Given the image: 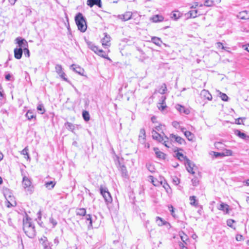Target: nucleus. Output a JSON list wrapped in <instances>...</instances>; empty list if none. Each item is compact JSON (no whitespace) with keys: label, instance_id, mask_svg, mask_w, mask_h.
Listing matches in <instances>:
<instances>
[{"label":"nucleus","instance_id":"nucleus-1","mask_svg":"<svg viewBox=\"0 0 249 249\" xmlns=\"http://www.w3.org/2000/svg\"><path fill=\"white\" fill-rule=\"evenodd\" d=\"M23 229L29 237L33 238L35 235V226L32 224V219L27 216L23 219Z\"/></svg>","mask_w":249,"mask_h":249},{"label":"nucleus","instance_id":"nucleus-2","mask_svg":"<svg viewBox=\"0 0 249 249\" xmlns=\"http://www.w3.org/2000/svg\"><path fill=\"white\" fill-rule=\"evenodd\" d=\"M176 157L180 160H184V164L187 171H193V170H196V167L194 163L178 151L176 153Z\"/></svg>","mask_w":249,"mask_h":249},{"label":"nucleus","instance_id":"nucleus-3","mask_svg":"<svg viewBox=\"0 0 249 249\" xmlns=\"http://www.w3.org/2000/svg\"><path fill=\"white\" fill-rule=\"evenodd\" d=\"M75 21L78 30L82 32H85L87 29V25L85 19L81 13H79L75 16Z\"/></svg>","mask_w":249,"mask_h":249},{"label":"nucleus","instance_id":"nucleus-4","mask_svg":"<svg viewBox=\"0 0 249 249\" xmlns=\"http://www.w3.org/2000/svg\"><path fill=\"white\" fill-rule=\"evenodd\" d=\"M88 46L92 51H93L96 54L99 56L102 57L104 58L110 60V58L107 56V54L102 49H99L98 47L94 45L91 42L88 43Z\"/></svg>","mask_w":249,"mask_h":249},{"label":"nucleus","instance_id":"nucleus-5","mask_svg":"<svg viewBox=\"0 0 249 249\" xmlns=\"http://www.w3.org/2000/svg\"><path fill=\"white\" fill-rule=\"evenodd\" d=\"M152 137L154 139L157 140L160 142H162L163 144L167 147H170V145L168 144V139L169 138L166 137H162L160 134L158 133L156 130H153L152 132Z\"/></svg>","mask_w":249,"mask_h":249},{"label":"nucleus","instance_id":"nucleus-6","mask_svg":"<svg viewBox=\"0 0 249 249\" xmlns=\"http://www.w3.org/2000/svg\"><path fill=\"white\" fill-rule=\"evenodd\" d=\"M4 195L5 199H6V206L7 207L9 208L16 205L15 197L9 190H6L4 191Z\"/></svg>","mask_w":249,"mask_h":249},{"label":"nucleus","instance_id":"nucleus-7","mask_svg":"<svg viewBox=\"0 0 249 249\" xmlns=\"http://www.w3.org/2000/svg\"><path fill=\"white\" fill-rule=\"evenodd\" d=\"M55 69L56 73L59 75V77L64 81L67 82L71 84L75 89V88L71 84V83L66 77V74L64 72L62 67L61 65L56 64L55 67Z\"/></svg>","mask_w":249,"mask_h":249},{"label":"nucleus","instance_id":"nucleus-8","mask_svg":"<svg viewBox=\"0 0 249 249\" xmlns=\"http://www.w3.org/2000/svg\"><path fill=\"white\" fill-rule=\"evenodd\" d=\"M100 193L104 197L105 202L107 203H111L112 201V199L107 188L106 187L101 186L100 187Z\"/></svg>","mask_w":249,"mask_h":249},{"label":"nucleus","instance_id":"nucleus-9","mask_svg":"<svg viewBox=\"0 0 249 249\" xmlns=\"http://www.w3.org/2000/svg\"><path fill=\"white\" fill-rule=\"evenodd\" d=\"M22 185L26 191L31 194L34 191L33 186L32 185V182L30 178L24 176L22 179Z\"/></svg>","mask_w":249,"mask_h":249},{"label":"nucleus","instance_id":"nucleus-10","mask_svg":"<svg viewBox=\"0 0 249 249\" xmlns=\"http://www.w3.org/2000/svg\"><path fill=\"white\" fill-rule=\"evenodd\" d=\"M138 141L139 143L143 145L145 147L147 148L149 147V144L146 143V133L144 128H141L140 130Z\"/></svg>","mask_w":249,"mask_h":249},{"label":"nucleus","instance_id":"nucleus-11","mask_svg":"<svg viewBox=\"0 0 249 249\" xmlns=\"http://www.w3.org/2000/svg\"><path fill=\"white\" fill-rule=\"evenodd\" d=\"M15 43L18 45V48L24 50L26 48H28V44L27 41L21 37H17L15 40Z\"/></svg>","mask_w":249,"mask_h":249},{"label":"nucleus","instance_id":"nucleus-12","mask_svg":"<svg viewBox=\"0 0 249 249\" xmlns=\"http://www.w3.org/2000/svg\"><path fill=\"white\" fill-rule=\"evenodd\" d=\"M114 161L118 170H121V171H124L126 170L124 164V160L123 159H120L118 157L116 156L114 159Z\"/></svg>","mask_w":249,"mask_h":249},{"label":"nucleus","instance_id":"nucleus-13","mask_svg":"<svg viewBox=\"0 0 249 249\" xmlns=\"http://www.w3.org/2000/svg\"><path fill=\"white\" fill-rule=\"evenodd\" d=\"M132 16V13L131 12L127 11L124 14L119 15L117 16V18L123 21H127L131 18Z\"/></svg>","mask_w":249,"mask_h":249},{"label":"nucleus","instance_id":"nucleus-14","mask_svg":"<svg viewBox=\"0 0 249 249\" xmlns=\"http://www.w3.org/2000/svg\"><path fill=\"white\" fill-rule=\"evenodd\" d=\"M170 138L171 139H174L175 142H177L180 144L185 143V141L184 139H183V138L178 136H177L173 134H171L170 135Z\"/></svg>","mask_w":249,"mask_h":249},{"label":"nucleus","instance_id":"nucleus-15","mask_svg":"<svg viewBox=\"0 0 249 249\" xmlns=\"http://www.w3.org/2000/svg\"><path fill=\"white\" fill-rule=\"evenodd\" d=\"M110 37L109 36L107 35V34H105L104 37L102 39V45L104 48L106 47L109 46L110 45Z\"/></svg>","mask_w":249,"mask_h":249},{"label":"nucleus","instance_id":"nucleus-16","mask_svg":"<svg viewBox=\"0 0 249 249\" xmlns=\"http://www.w3.org/2000/svg\"><path fill=\"white\" fill-rule=\"evenodd\" d=\"M40 242L43 247L44 249H52L50 246V243L48 242L47 237L44 236L40 239Z\"/></svg>","mask_w":249,"mask_h":249},{"label":"nucleus","instance_id":"nucleus-17","mask_svg":"<svg viewBox=\"0 0 249 249\" xmlns=\"http://www.w3.org/2000/svg\"><path fill=\"white\" fill-rule=\"evenodd\" d=\"M87 5L92 7L94 5L98 6L99 7H102V3L101 0H88Z\"/></svg>","mask_w":249,"mask_h":249},{"label":"nucleus","instance_id":"nucleus-18","mask_svg":"<svg viewBox=\"0 0 249 249\" xmlns=\"http://www.w3.org/2000/svg\"><path fill=\"white\" fill-rule=\"evenodd\" d=\"M23 51L21 48H16L14 51L15 57L17 59H20L22 55Z\"/></svg>","mask_w":249,"mask_h":249},{"label":"nucleus","instance_id":"nucleus-19","mask_svg":"<svg viewBox=\"0 0 249 249\" xmlns=\"http://www.w3.org/2000/svg\"><path fill=\"white\" fill-rule=\"evenodd\" d=\"M71 67L72 68L73 71H74L75 72L77 73L79 75H84V70L79 66L72 64V65H71Z\"/></svg>","mask_w":249,"mask_h":249},{"label":"nucleus","instance_id":"nucleus-20","mask_svg":"<svg viewBox=\"0 0 249 249\" xmlns=\"http://www.w3.org/2000/svg\"><path fill=\"white\" fill-rule=\"evenodd\" d=\"M153 150L157 158L161 159H164L165 158V154L162 152L160 151L158 148L154 147Z\"/></svg>","mask_w":249,"mask_h":249},{"label":"nucleus","instance_id":"nucleus-21","mask_svg":"<svg viewBox=\"0 0 249 249\" xmlns=\"http://www.w3.org/2000/svg\"><path fill=\"white\" fill-rule=\"evenodd\" d=\"M150 20L153 22H161L164 20V18L161 15H156L151 17Z\"/></svg>","mask_w":249,"mask_h":249},{"label":"nucleus","instance_id":"nucleus-22","mask_svg":"<svg viewBox=\"0 0 249 249\" xmlns=\"http://www.w3.org/2000/svg\"><path fill=\"white\" fill-rule=\"evenodd\" d=\"M176 108L180 113L183 112L185 114H188L190 113V110L188 109L185 108L180 105H176Z\"/></svg>","mask_w":249,"mask_h":249},{"label":"nucleus","instance_id":"nucleus-23","mask_svg":"<svg viewBox=\"0 0 249 249\" xmlns=\"http://www.w3.org/2000/svg\"><path fill=\"white\" fill-rule=\"evenodd\" d=\"M217 208L218 210L222 211L226 213H229V206L227 204L221 203Z\"/></svg>","mask_w":249,"mask_h":249},{"label":"nucleus","instance_id":"nucleus-24","mask_svg":"<svg viewBox=\"0 0 249 249\" xmlns=\"http://www.w3.org/2000/svg\"><path fill=\"white\" fill-rule=\"evenodd\" d=\"M201 95L209 101L212 100V96L207 90L203 89L201 92Z\"/></svg>","mask_w":249,"mask_h":249},{"label":"nucleus","instance_id":"nucleus-25","mask_svg":"<svg viewBox=\"0 0 249 249\" xmlns=\"http://www.w3.org/2000/svg\"><path fill=\"white\" fill-rule=\"evenodd\" d=\"M156 222L157 224L160 227L168 224L167 222L165 221L162 218L159 216H157L156 217Z\"/></svg>","mask_w":249,"mask_h":249},{"label":"nucleus","instance_id":"nucleus-26","mask_svg":"<svg viewBox=\"0 0 249 249\" xmlns=\"http://www.w3.org/2000/svg\"><path fill=\"white\" fill-rule=\"evenodd\" d=\"M165 97L162 96L161 97V103H160L159 105L158 106V107L159 109L161 111L163 110L164 108L166 107V106L165 105Z\"/></svg>","mask_w":249,"mask_h":249},{"label":"nucleus","instance_id":"nucleus-27","mask_svg":"<svg viewBox=\"0 0 249 249\" xmlns=\"http://www.w3.org/2000/svg\"><path fill=\"white\" fill-rule=\"evenodd\" d=\"M184 135L189 141H193L195 138L194 134L189 131H185Z\"/></svg>","mask_w":249,"mask_h":249},{"label":"nucleus","instance_id":"nucleus-28","mask_svg":"<svg viewBox=\"0 0 249 249\" xmlns=\"http://www.w3.org/2000/svg\"><path fill=\"white\" fill-rule=\"evenodd\" d=\"M55 185V182L54 181H47L45 183V186L48 189H52L54 185Z\"/></svg>","mask_w":249,"mask_h":249},{"label":"nucleus","instance_id":"nucleus-29","mask_svg":"<svg viewBox=\"0 0 249 249\" xmlns=\"http://www.w3.org/2000/svg\"><path fill=\"white\" fill-rule=\"evenodd\" d=\"M189 200L190 201V204L192 206H194L195 207H197L198 206V203L195 196H190Z\"/></svg>","mask_w":249,"mask_h":249},{"label":"nucleus","instance_id":"nucleus-30","mask_svg":"<svg viewBox=\"0 0 249 249\" xmlns=\"http://www.w3.org/2000/svg\"><path fill=\"white\" fill-rule=\"evenodd\" d=\"M26 117L29 120L33 119L34 118L36 119L35 113L32 110H28L27 112V113L26 114Z\"/></svg>","mask_w":249,"mask_h":249},{"label":"nucleus","instance_id":"nucleus-31","mask_svg":"<svg viewBox=\"0 0 249 249\" xmlns=\"http://www.w3.org/2000/svg\"><path fill=\"white\" fill-rule=\"evenodd\" d=\"M65 126L67 129L73 132V130L75 128V125L70 122H67L65 124Z\"/></svg>","mask_w":249,"mask_h":249},{"label":"nucleus","instance_id":"nucleus-32","mask_svg":"<svg viewBox=\"0 0 249 249\" xmlns=\"http://www.w3.org/2000/svg\"><path fill=\"white\" fill-rule=\"evenodd\" d=\"M152 41L157 45V46H160L161 45V43H162V41L160 38L158 37H152L151 38Z\"/></svg>","mask_w":249,"mask_h":249},{"label":"nucleus","instance_id":"nucleus-33","mask_svg":"<svg viewBox=\"0 0 249 249\" xmlns=\"http://www.w3.org/2000/svg\"><path fill=\"white\" fill-rule=\"evenodd\" d=\"M76 214L80 216H85L86 214V210L84 208L77 209L76 211Z\"/></svg>","mask_w":249,"mask_h":249},{"label":"nucleus","instance_id":"nucleus-34","mask_svg":"<svg viewBox=\"0 0 249 249\" xmlns=\"http://www.w3.org/2000/svg\"><path fill=\"white\" fill-rule=\"evenodd\" d=\"M198 14V10H191L188 13H187V15H189V18H195L197 17Z\"/></svg>","mask_w":249,"mask_h":249},{"label":"nucleus","instance_id":"nucleus-35","mask_svg":"<svg viewBox=\"0 0 249 249\" xmlns=\"http://www.w3.org/2000/svg\"><path fill=\"white\" fill-rule=\"evenodd\" d=\"M221 154L222 157L231 156L232 154V152L231 150L229 149H225L221 152Z\"/></svg>","mask_w":249,"mask_h":249},{"label":"nucleus","instance_id":"nucleus-36","mask_svg":"<svg viewBox=\"0 0 249 249\" xmlns=\"http://www.w3.org/2000/svg\"><path fill=\"white\" fill-rule=\"evenodd\" d=\"M167 90V88L166 85L165 84H163L160 88L158 90V92L161 94H163L165 93L166 91Z\"/></svg>","mask_w":249,"mask_h":249},{"label":"nucleus","instance_id":"nucleus-37","mask_svg":"<svg viewBox=\"0 0 249 249\" xmlns=\"http://www.w3.org/2000/svg\"><path fill=\"white\" fill-rule=\"evenodd\" d=\"M181 17V14L178 11H175L173 13L171 18L175 20L178 19Z\"/></svg>","mask_w":249,"mask_h":249},{"label":"nucleus","instance_id":"nucleus-38","mask_svg":"<svg viewBox=\"0 0 249 249\" xmlns=\"http://www.w3.org/2000/svg\"><path fill=\"white\" fill-rule=\"evenodd\" d=\"M85 216L87 222L88 221L89 222V227H92V222L91 215L90 214H86Z\"/></svg>","mask_w":249,"mask_h":249},{"label":"nucleus","instance_id":"nucleus-39","mask_svg":"<svg viewBox=\"0 0 249 249\" xmlns=\"http://www.w3.org/2000/svg\"><path fill=\"white\" fill-rule=\"evenodd\" d=\"M37 110L40 111V113L43 114L45 112V108L42 104H39L37 106Z\"/></svg>","mask_w":249,"mask_h":249},{"label":"nucleus","instance_id":"nucleus-40","mask_svg":"<svg viewBox=\"0 0 249 249\" xmlns=\"http://www.w3.org/2000/svg\"><path fill=\"white\" fill-rule=\"evenodd\" d=\"M21 154L25 156V158L26 159H29V156L28 155V149L27 147H25L21 151Z\"/></svg>","mask_w":249,"mask_h":249},{"label":"nucleus","instance_id":"nucleus-41","mask_svg":"<svg viewBox=\"0 0 249 249\" xmlns=\"http://www.w3.org/2000/svg\"><path fill=\"white\" fill-rule=\"evenodd\" d=\"M82 116L85 121H88L89 120L90 116L88 111H84L82 113Z\"/></svg>","mask_w":249,"mask_h":249},{"label":"nucleus","instance_id":"nucleus-42","mask_svg":"<svg viewBox=\"0 0 249 249\" xmlns=\"http://www.w3.org/2000/svg\"><path fill=\"white\" fill-rule=\"evenodd\" d=\"M235 133L239 137H240L243 139H245L247 137L245 133L241 132L240 131H239L238 130H237L235 131Z\"/></svg>","mask_w":249,"mask_h":249},{"label":"nucleus","instance_id":"nucleus-43","mask_svg":"<svg viewBox=\"0 0 249 249\" xmlns=\"http://www.w3.org/2000/svg\"><path fill=\"white\" fill-rule=\"evenodd\" d=\"M149 180L154 186H157L159 184V181H157V180H155L153 177L152 176H150L149 177Z\"/></svg>","mask_w":249,"mask_h":249},{"label":"nucleus","instance_id":"nucleus-44","mask_svg":"<svg viewBox=\"0 0 249 249\" xmlns=\"http://www.w3.org/2000/svg\"><path fill=\"white\" fill-rule=\"evenodd\" d=\"M220 97L221 99L224 101H227L229 99V97L226 94L222 92L220 93Z\"/></svg>","mask_w":249,"mask_h":249},{"label":"nucleus","instance_id":"nucleus-45","mask_svg":"<svg viewBox=\"0 0 249 249\" xmlns=\"http://www.w3.org/2000/svg\"><path fill=\"white\" fill-rule=\"evenodd\" d=\"M49 221L52 224L53 228H54L57 224V221L52 217L50 218Z\"/></svg>","mask_w":249,"mask_h":249},{"label":"nucleus","instance_id":"nucleus-46","mask_svg":"<svg viewBox=\"0 0 249 249\" xmlns=\"http://www.w3.org/2000/svg\"><path fill=\"white\" fill-rule=\"evenodd\" d=\"M192 182L194 186H196L198 184L199 180L197 178H192Z\"/></svg>","mask_w":249,"mask_h":249},{"label":"nucleus","instance_id":"nucleus-47","mask_svg":"<svg viewBox=\"0 0 249 249\" xmlns=\"http://www.w3.org/2000/svg\"><path fill=\"white\" fill-rule=\"evenodd\" d=\"M180 237L181 239V240L183 242H185V241L187 240V236L186 234H185L183 232H182L180 234Z\"/></svg>","mask_w":249,"mask_h":249},{"label":"nucleus","instance_id":"nucleus-48","mask_svg":"<svg viewBox=\"0 0 249 249\" xmlns=\"http://www.w3.org/2000/svg\"><path fill=\"white\" fill-rule=\"evenodd\" d=\"M213 4V2L211 0H206L204 2V5L206 6H211Z\"/></svg>","mask_w":249,"mask_h":249},{"label":"nucleus","instance_id":"nucleus-49","mask_svg":"<svg viewBox=\"0 0 249 249\" xmlns=\"http://www.w3.org/2000/svg\"><path fill=\"white\" fill-rule=\"evenodd\" d=\"M147 170L148 171H153L154 167L153 165L150 163H148L146 165Z\"/></svg>","mask_w":249,"mask_h":249},{"label":"nucleus","instance_id":"nucleus-50","mask_svg":"<svg viewBox=\"0 0 249 249\" xmlns=\"http://www.w3.org/2000/svg\"><path fill=\"white\" fill-rule=\"evenodd\" d=\"M23 50L24 51V55L28 57H29L30 56V51H29V49H28V48H26L25 49H24Z\"/></svg>","mask_w":249,"mask_h":249},{"label":"nucleus","instance_id":"nucleus-51","mask_svg":"<svg viewBox=\"0 0 249 249\" xmlns=\"http://www.w3.org/2000/svg\"><path fill=\"white\" fill-rule=\"evenodd\" d=\"M234 222V221L232 219H228L227 221V225L230 227H232V224Z\"/></svg>","mask_w":249,"mask_h":249},{"label":"nucleus","instance_id":"nucleus-52","mask_svg":"<svg viewBox=\"0 0 249 249\" xmlns=\"http://www.w3.org/2000/svg\"><path fill=\"white\" fill-rule=\"evenodd\" d=\"M216 46H217V48H221L223 50L225 49V47L223 46V44L221 42H217L216 43Z\"/></svg>","mask_w":249,"mask_h":249},{"label":"nucleus","instance_id":"nucleus-53","mask_svg":"<svg viewBox=\"0 0 249 249\" xmlns=\"http://www.w3.org/2000/svg\"><path fill=\"white\" fill-rule=\"evenodd\" d=\"M173 126L176 128H179L180 127V126L179 125V123L177 121H174L172 123Z\"/></svg>","mask_w":249,"mask_h":249},{"label":"nucleus","instance_id":"nucleus-54","mask_svg":"<svg viewBox=\"0 0 249 249\" xmlns=\"http://www.w3.org/2000/svg\"><path fill=\"white\" fill-rule=\"evenodd\" d=\"M236 240L237 241H241L243 240V237L242 235L238 234L236 236Z\"/></svg>","mask_w":249,"mask_h":249},{"label":"nucleus","instance_id":"nucleus-55","mask_svg":"<svg viewBox=\"0 0 249 249\" xmlns=\"http://www.w3.org/2000/svg\"><path fill=\"white\" fill-rule=\"evenodd\" d=\"M173 181L176 185H178L179 183V180L177 177H175L174 178H173Z\"/></svg>","mask_w":249,"mask_h":249},{"label":"nucleus","instance_id":"nucleus-56","mask_svg":"<svg viewBox=\"0 0 249 249\" xmlns=\"http://www.w3.org/2000/svg\"><path fill=\"white\" fill-rule=\"evenodd\" d=\"M213 156L217 158L219 156H222L221 152H213Z\"/></svg>","mask_w":249,"mask_h":249},{"label":"nucleus","instance_id":"nucleus-57","mask_svg":"<svg viewBox=\"0 0 249 249\" xmlns=\"http://www.w3.org/2000/svg\"><path fill=\"white\" fill-rule=\"evenodd\" d=\"M235 123L236 124H242V119L240 118H238L237 119H236L235 120Z\"/></svg>","mask_w":249,"mask_h":249},{"label":"nucleus","instance_id":"nucleus-58","mask_svg":"<svg viewBox=\"0 0 249 249\" xmlns=\"http://www.w3.org/2000/svg\"><path fill=\"white\" fill-rule=\"evenodd\" d=\"M11 75L10 74L8 73L5 75V79L7 81L11 80Z\"/></svg>","mask_w":249,"mask_h":249},{"label":"nucleus","instance_id":"nucleus-59","mask_svg":"<svg viewBox=\"0 0 249 249\" xmlns=\"http://www.w3.org/2000/svg\"><path fill=\"white\" fill-rule=\"evenodd\" d=\"M59 242L58 237H56L53 240L54 244H55L56 245H57L59 244Z\"/></svg>","mask_w":249,"mask_h":249},{"label":"nucleus","instance_id":"nucleus-60","mask_svg":"<svg viewBox=\"0 0 249 249\" xmlns=\"http://www.w3.org/2000/svg\"><path fill=\"white\" fill-rule=\"evenodd\" d=\"M161 129V125H159L155 127V129L154 130H156V131H160Z\"/></svg>","mask_w":249,"mask_h":249},{"label":"nucleus","instance_id":"nucleus-61","mask_svg":"<svg viewBox=\"0 0 249 249\" xmlns=\"http://www.w3.org/2000/svg\"><path fill=\"white\" fill-rule=\"evenodd\" d=\"M3 90L2 88L0 86V96L1 97H3Z\"/></svg>","mask_w":249,"mask_h":249},{"label":"nucleus","instance_id":"nucleus-62","mask_svg":"<svg viewBox=\"0 0 249 249\" xmlns=\"http://www.w3.org/2000/svg\"><path fill=\"white\" fill-rule=\"evenodd\" d=\"M198 5V3L197 2H196L193 5L191 6V8H196Z\"/></svg>","mask_w":249,"mask_h":249},{"label":"nucleus","instance_id":"nucleus-63","mask_svg":"<svg viewBox=\"0 0 249 249\" xmlns=\"http://www.w3.org/2000/svg\"><path fill=\"white\" fill-rule=\"evenodd\" d=\"M169 208H171V210H170V211L171 212V214L174 216L175 217V215L174 214V208L172 206H171L170 207H169Z\"/></svg>","mask_w":249,"mask_h":249},{"label":"nucleus","instance_id":"nucleus-64","mask_svg":"<svg viewBox=\"0 0 249 249\" xmlns=\"http://www.w3.org/2000/svg\"><path fill=\"white\" fill-rule=\"evenodd\" d=\"M179 128L180 129L181 131L184 133V134H185V131H187L186 130V128L185 127L180 126Z\"/></svg>","mask_w":249,"mask_h":249}]
</instances>
